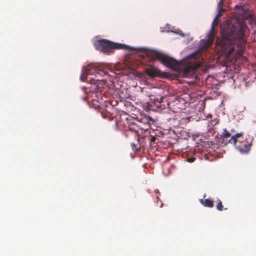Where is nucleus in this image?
Segmentation results:
<instances>
[{
    "label": "nucleus",
    "instance_id": "f8f14e48",
    "mask_svg": "<svg viewBox=\"0 0 256 256\" xmlns=\"http://www.w3.org/2000/svg\"><path fill=\"white\" fill-rule=\"evenodd\" d=\"M242 136V133H238L234 136H232L231 138L229 140V142L236 144L238 142L237 138Z\"/></svg>",
    "mask_w": 256,
    "mask_h": 256
},
{
    "label": "nucleus",
    "instance_id": "412c9836",
    "mask_svg": "<svg viewBox=\"0 0 256 256\" xmlns=\"http://www.w3.org/2000/svg\"><path fill=\"white\" fill-rule=\"evenodd\" d=\"M86 100V96H84V100Z\"/></svg>",
    "mask_w": 256,
    "mask_h": 256
},
{
    "label": "nucleus",
    "instance_id": "f257e3e1",
    "mask_svg": "<svg viewBox=\"0 0 256 256\" xmlns=\"http://www.w3.org/2000/svg\"><path fill=\"white\" fill-rule=\"evenodd\" d=\"M245 30V25L240 24L238 28H234L231 30L226 31L222 39H217L216 44L221 46L227 56L233 54L235 51V46L238 48L235 52L236 54H242L246 43Z\"/></svg>",
    "mask_w": 256,
    "mask_h": 256
},
{
    "label": "nucleus",
    "instance_id": "a211bd4d",
    "mask_svg": "<svg viewBox=\"0 0 256 256\" xmlns=\"http://www.w3.org/2000/svg\"><path fill=\"white\" fill-rule=\"evenodd\" d=\"M195 160H196L195 158H188V162H194Z\"/></svg>",
    "mask_w": 256,
    "mask_h": 256
},
{
    "label": "nucleus",
    "instance_id": "423d86ee",
    "mask_svg": "<svg viewBox=\"0 0 256 256\" xmlns=\"http://www.w3.org/2000/svg\"><path fill=\"white\" fill-rule=\"evenodd\" d=\"M253 140V136L248 135L244 140L240 141L238 144L234 145L241 154H248L250 150Z\"/></svg>",
    "mask_w": 256,
    "mask_h": 256
},
{
    "label": "nucleus",
    "instance_id": "9d476101",
    "mask_svg": "<svg viewBox=\"0 0 256 256\" xmlns=\"http://www.w3.org/2000/svg\"><path fill=\"white\" fill-rule=\"evenodd\" d=\"M200 202L202 205L206 207L212 208L214 206V202L208 198L205 200L200 199Z\"/></svg>",
    "mask_w": 256,
    "mask_h": 256
},
{
    "label": "nucleus",
    "instance_id": "aec40b11",
    "mask_svg": "<svg viewBox=\"0 0 256 256\" xmlns=\"http://www.w3.org/2000/svg\"><path fill=\"white\" fill-rule=\"evenodd\" d=\"M156 198H157L158 200H159L158 195H157V196H156Z\"/></svg>",
    "mask_w": 256,
    "mask_h": 256
},
{
    "label": "nucleus",
    "instance_id": "7ed1b4c3",
    "mask_svg": "<svg viewBox=\"0 0 256 256\" xmlns=\"http://www.w3.org/2000/svg\"><path fill=\"white\" fill-rule=\"evenodd\" d=\"M95 48L104 54H108L114 50L126 49L128 46L124 44L114 42L112 41L101 39L94 43Z\"/></svg>",
    "mask_w": 256,
    "mask_h": 256
},
{
    "label": "nucleus",
    "instance_id": "1a4fd4ad",
    "mask_svg": "<svg viewBox=\"0 0 256 256\" xmlns=\"http://www.w3.org/2000/svg\"><path fill=\"white\" fill-rule=\"evenodd\" d=\"M214 23L213 22L212 26V28L210 31V32L208 34V40L204 44V46L206 48H208L210 46L214 41Z\"/></svg>",
    "mask_w": 256,
    "mask_h": 256
},
{
    "label": "nucleus",
    "instance_id": "4468645a",
    "mask_svg": "<svg viewBox=\"0 0 256 256\" xmlns=\"http://www.w3.org/2000/svg\"><path fill=\"white\" fill-rule=\"evenodd\" d=\"M217 202H218V204L216 205V208H217V210H220V211L222 210L224 206H223V205H222V201L220 200H217Z\"/></svg>",
    "mask_w": 256,
    "mask_h": 256
},
{
    "label": "nucleus",
    "instance_id": "4be33fe9",
    "mask_svg": "<svg viewBox=\"0 0 256 256\" xmlns=\"http://www.w3.org/2000/svg\"><path fill=\"white\" fill-rule=\"evenodd\" d=\"M218 17V16L216 17L214 20H216V18H217Z\"/></svg>",
    "mask_w": 256,
    "mask_h": 256
},
{
    "label": "nucleus",
    "instance_id": "f03ea898",
    "mask_svg": "<svg viewBox=\"0 0 256 256\" xmlns=\"http://www.w3.org/2000/svg\"><path fill=\"white\" fill-rule=\"evenodd\" d=\"M153 100L156 108L160 110L168 108L172 112H178L184 108V100L181 98H174V100L168 101L163 96H157L154 97Z\"/></svg>",
    "mask_w": 256,
    "mask_h": 256
},
{
    "label": "nucleus",
    "instance_id": "9b49d317",
    "mask_svg": "<svg viewBox=\"0 0 256 256\" xmlns=\"http://www.w3.org/2000/svg\"><path fill=\"white\" fill-rule=\"evenodd\" d=\"M196 70V68L191 66L186 67L184 70V74L188 76L190 74H194Z\"/></svg>",
    "mask_w": 256,
    "mask_h": 256
},
{
    "label": "nucleus",
    "instance_id": "20e7f679",
    "mask_svg": "<svg viewBox=\"0 0 256 256\" xmlns=\"http://www.w3.org/2000/svg\"><path fill=\"white\" fill-rule=\"evenodd\" d=\"M148 54L153 60H158L168 68L174 69L178 66V62L175 59L162 53L156 50H150Z\"/></svg>",
    "mask_w": 256,
    "mask_h": 256
},
{
    "label": "nucleus",
    "instance_id": "6ab92c4d",
    "mask_svg": "<svg viewBox=\"0 0 256 256\" xmlns=\"http://www.w3.org/2000/svg\"><path fill=\"white\" fill-rule=\"evenodd\" d=\"M223 4V0H220L218 2V6H222Z\"/></svg>",
    "mask_w": 256,
    "mask_h": 256
},
{
    "label": "nucleus",
    "instance_id": "ddd939ff",
    "mask_svg": "<svg viewBox=\"0 0 256 256\" xmlns=\"http://www.w3.org/2000/svg\"><path fill=\"white\" fill-rule=\"evenodd\" d=\"M222 136L224 138H228L230 136H231V134L228 131L226 130H224L222 133Z\"/></svg>",
    "mask_w": 256,
    "mask_h": 256
},
{
    "label": "nucleus",
    "instance_id": "0eeeda50",
    "mask_svg": "<svg viewBox=\"0 0 256 256\" xmlns=\"http://www.w3.org/2000/svg\"><path fill=\"white\" fill-rule=\"evenodd\" d=\"M122 124L124 128H128L130 131L134 132L137 134H138L139 130L142 129L141 126L132 117L126 118Z\"/></svg>",
    "mask_w": 256,
    "mask_h": 256
},
{
    "label": "nucleus",
    "instance_id": "f3484780",
    "mask_svg": "<svg viewBox=\"0 0 256 256\" xmlns=\"http://www.w3.org/2000/svg\"><path fill=\"white\" fill-rule=\"evenodd\" d=\"M152 120V119L149 116L148 118H146V126H148L150 120Z\"/></svg>",
    "mask_w": 256,
    "mask_h": 256
},
{
    "label": "nucleus",
    "instance_id": "6e6552de",
    "mask_svg": "<svg viewBox=\"0 0 256 256\" xmlns=\"http://www.w3.org/2000/svg\"><path fill=\"white\" fill-rule=\"evenodd\" d=\"M146 72L147 75L151 78H161L164 76V73H162L160 70L154 67L146 68Z\"/></svg>",
    "mask_w": 256,
    "mask_h": 256
},
{
    "label": "nucleus",
    "instance_id": "2eb2a0df",
    "mask_svg": "<svg viewBox=\"0 0 256 256\" xmlns=\"http://www.w3.org/2000/svg\"><path fill=\"white\" fill-rule=\"evenodd\" d=\"M131 146L132 150L137 151L139 150V148H138V146L134 143L131 144Z\"/></svg>",
    "mask_w": 256,
    "mask_h": 256
},
{
    "label": "nucleus",
    "instance_id": "dca6fc26",
    "mask_svg": "<svg viewBox=\"0 0 256 256\" xmlns=\"http://www.w3.org/2000/svg\"><path fill=\"white\" fill-rule=\"evenodd\" d=\"M156 138L155 136H152L150 139V142H154Z\"/></svg>",
    "mask_w": 256,
    "mask_h": 256
},
{
    "label": "nucleus",
    "instance_id": "39448f33",
    "mask_svg": "<svg viewBox=\"0 0 256 256\" xmlns=\"http://www.w3.org/2000/svg\"><path fill=\"white\" fill-rule=\"evenodd\" d=\"M94 73L102 76L108 74L107 72L103 70V66L102 64H89L86 66L83 67L80 79L84 82L86 80L88 75Z\"/></svg>",
    "mask_w": 256,
    "mask_h": 256
}]
</instances>
